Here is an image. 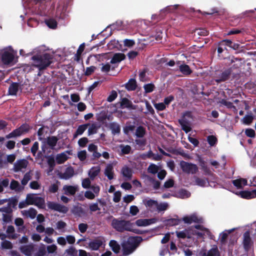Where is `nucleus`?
I'll use <instances>...</instances> for the list:
<instances>
[{
	"label": "nucleus",
	"instance_id": "nucleus-1",
	"mask_svg": "<svg viewBox=\"0 0 256 256\" xmlns=\"http://www.w3.org/2000/svg\"><path fill=\"white\" fill-rule=\"evenodd\" d=\"M41 48H36L34 53H37L36 55L32 58V65L37 68L40 70L46 69L52 62V56L48 53H44L41 54Z\"/></svg>",
	"mask_w": 256,
	"mask_h": 256
},
{
	"label": "nucleus",
	"instance_id": "nucleus-2",
	"mask_svg": "<svg viewBox=\"0 0 256 256\" xmlns=\"http://www.w3.org/2000/svg\"><path fill=\"white\" fill-rule=\"evenodd\" d=\"M196 230H185L180 232H176L177 236L180 238H190L192 235H197L202 237L205 234L209 235L210 232L208 229L204 228L201 225H197L194 227Z\"/></svg>",
	"mask_w": 256,
	"mask_h": 256
},
{
	"label": "nucleus",
	"instance_id": "nucleus-3",
	"mask_svg": "<svg viewBox=\"0 0 256 256\" xmlns=\"http://www.w3.org/2000/svg\"><path fill=\"white\" fill-rule=\"evenodd\" d=\"M112 225L114 229L118 232H122L127 230L136 234L140 232V230L135 228L134 224L130 221L114 219Z\"/></svg>",
	"mask_w": 256,
	"mask_h": 256
},
{
	"label": "nucleus",
	"instance_id": "nucleus-4",
	"mask_svg": "<svg viewBox=\"0 0 256 256\" xmlns=\"http://www.w3.org/2000/svg\"><path fill=\"white\" fill-rule=\"evenodd\" d=\"M140 236H130L128 240L123 243L122 251L124 256H128L132 254L142 241Z\"/></svg>",
	"mask_w": 256,
	"mask_h": 256
},
{
	"label": "nucleus",
	"instance_id": "nucleus-5",
	"mask_svg": "<svg viewBox=\"0 0 256 256\" xmlns=\"http://www.w3.org/2000/svg\"><path fill=\"white\" fill-rule=\"evenodd\" d=\"M15 52L10 46L4 48L0 50L2 60L4 64H8L16 62Z\"/></svg>",
	"mask_w": 256,
	"mask_h": 256
},
{
	"label": "nucleus",
	"instance_id": "nucleus-6",
	"mask_svg": "<svg viewBox=\"0 0 256 256\" xmlns=\"http://www.w3.org/2000/svg\"><path fill=\"white\" fill-rule=\"evenodd\" d=\"M192 120V114L190 112H185L182 117L179 120V122L182 126V130L186 133L192 130L191 122Z\"/></svg>",
	"mask_w": 256,
	"mask_h": 256
},
{
	"label": "nucleus",
	"instance_id": "nucleus-7",
	"mask_svg": "<svg viewBox=\"0 0 256 256\" xmlns=\"http://www.w3.org/2000/svg\"><path fill=\"white\" fill-rule=\"evenodd\" d=\"M28 204L30 205H36L39 208H42L44 205V198L38 196L36 194H29L26 197Z\"/></svg>",
	"mask_w": 256,
	"mask_h": 256
},
{
	"label": "nucleus",
	"instance_id": "nucleus-8",
	"mask_svg": "<svg viewBox=\"0 0 256 256\" xmlns=\"http://www.w3.org/2000/svg\"><path fill=\"white\" fill-rule=\"evenodd\" d=\"M250 182L252 186H256V176L250 180ZM236 194L244 198H253L256 197V189L251 191H241L236 193Z\"/></svg>",
	"mask_w": 256,
	"mask_h": 256
},
{
	"label": "nucleus",
	"instance_id": "nucleus-9",
	"mask_svg": "<svg viewBox=\"0 0 256 256\" xmlns=\"http://www.w3.org/2000/svg\"><path fill=\"white\" fill-rule=\"evenodd\" d=\"M47 206L48 208L62 214H66L68 211V208L60 204L52 202H48Z\"/></svg>",
	"mask_w": 256,
	"mask_h": 256
},
{
	"label": "nucleus",
	"instance_id": "nucleus-10",
	"mask_svg": "<svg viewBox=\"0 0 256 256\" xmlns=\"http://www.w3.org/2000/svg\"><path fill=\"white\" fill-rule=\"evenodd\" d=\"M180 166L184 172L188 174H194L198 170V167L196 164L184 161L180 162Z\"/></svg>",
	"mask_w": 256,
	"mask_h": 256
},
{
	"label": "nucleus",
	"instance_id": "nucleus-11",
	"mask_svg": "<svg viewBox=\"0 0 256 256\" xmlns=\"http://www.w3.org/2000/svg\"><path fill=\"white\" fill-rule=\"evenodd\" d=\"M58 140V138L54 136H52L48 137L46 138H45L43 140L42 143V150L45 152V147L46 145H48L51 149L54 150L55 149V147L57 144Z\"/></svg>",
	"mask_w": 256,
	"mask_h": 256
},
{
	"label": "nucleus",
	"instance_id": "nucleus-12",
	"mask_svg": "<svg viewBox=\"0 0 256 256\" xmlns=\"http://www.w3.org/2000/svg\"><path fill=\"white\" fill-rule=\"evenodd\" d=\"M182 221L187 224L192 223L202 222V218L194 213L190 215H187L182 218Z\"/></svg>",
	"mask_w": 256,
	"mask_h": 256
},
{
	"label": "nucleus",
	"instance_id": "nucleus-13",
	"mask_svg": "<svg viewBox=\"0 0 256 256\" xmlns=\"http://www.w3.org/2000/svg\"><path fill=\"white\" fill-rule=\"evenodd\" d=\"M28 164V162L24 159L18 160L14 164V170L16 172L22 171Z\"/></svg>",
	"mask_w": 256,
	"mask_h": 256
},
{
	"label": "nucleus",
	"instance_id": "nucleus-14",
	"mask_svg": "<svg viewBox=\"0 0 256 256\" xmlns=\"http://www.w3.org/2000/svg\"><path fill=\"white\" fill-rule=\"evenodd\" d=\"M64 193L68 196H74L78 190V186L76 185H64L62 188Z\"/></svg>",
	"mask_w": 256,
	"mask_h": 256
},
{
	"label": "nucleus",
	"instance_id": "nucleus-15",
	"mask_svg": "<svg viewBox=\"0 0 256 256\" xmlns=\"http://www.w3.org/2000/svg\"><path fill=\"white\" fill-rule=\"evenodd\" d=\"M143 203L146 208L151 212H154L156 210L158 202L153 200L146 198L143 200Z\"/></svg>",
	"mask_w": 256,
	"mask_h": 256
},
{
	"label": "nucleus",
	"instance_id": "nucleus-16",
	"mask_svg": "<svg viewBox=\"0 0 256 256\" xmlns=\"http://www.w3.org/2000/svg\"><path fill=\"white\" fill-rule=\"evenodd\" d=\"M157 222L155 218L150 219H138L136 221L134 225L138 226H146L151 224H154Z\"/></svg>",
	"mask_w": 256,
	"mask_h": 256
},
{
	"label": "nucleus",
	"instance_id": "nucleus-17",
	"mask_svg": "<svg viewBox=\"0 0 256 256\" xmlns=\"http://www.w3.org/2000/svg\"><path fill=\"white\" fill-rule=\"evenodd\" d=\"M26 132V129L24 128V126H20V128L14 130L12 132L10 133L6 136V138L8 139L16 138L20 136L24 132Z\"/></svg>",
	"mask_w": 256,
	"mask_h": 256
},
{
	"label": "nucleus",
	"instance_id": "nucleus-18",
	"mask_svg": "<svg viewBox=\"0 0 256 256\" xmlns=\"http://www.w3.org/2000/svg\"><path fill=\"white\" fill-rule=\"evenodd\" d=\"M21 252L26 256H32L34 250L33 244L22 246L20 248Z\"/></svg>",
	"mask_w": 256,
	"mask_h": 256
},
{
	"label": "nucleus",
	"instance_id": "nucleus-19",
	"mask_svg": "<svg viewBox=\"0 0 256 256\" xmlns=\"http://www.w3.org/2000/svg\"><path fill=\"white\" fill-rule=\"evenodd\" d=\"M74 174V168L70 166L66 168V170L64 172H60L59 174V177L62 179L68 180L71 178Z\"/></svg>",
	"mask_w": 256,
	"mask_h": 256
},
{
	"label": "nucleus",
	"instance_id": "nucleus-20",
	"mask_svg": "<svg viewBox=\"0 0 256 256\" xmlns=\"http://www.w3.org/2000/svg\"><path fill=\"white\" fill-rule=\"evenodd\" d=\"M70 152L68 151H66L60 154H58L56 156V161L58 164L64 163L68 158Z\"/></svg>",
	"mask_w": 256,
	"mask_h": 256
},
{
	"label": "nucleus",
	"instance_id": "nucleus-21",
	"mask_svg": "<svg viewBox=\"0 0 256 256\" xmlns=\"http://www.w3.org/2000/svg\"><path fill=\"white\" fill-rule=\"evenodd\" d=\"M243 244L244 248L246 250H248L252 246V242L250 237V234L248 232H246L244 234Z\"/></svg>",
	"mask_w": 256,
	"mask_h": 256
},
{
	"label": "nucleus",
	"instance_id": "nucleus-22",
	"mask_svg": "<svg viewBox=\"0 0 256 256\" xmlns=\"http://www.w3.org/2000/svg\"><path fill=\"white\" fill-rule=\"evenodd\" d=\"M201 256H220V253L216 246H214L208 251L202 252Z\"/></svg>",
	"mask_w": 256,
	"mask_h": 256
},
{
	"label": "nucleus",
	"instance_id": "nucleus-23",
	"mask_svg": "<svg viewBox=\"0 0 256 256\" xmlns=\"http://www.w3.org/2000/svg\"><path fill=\"white\" fill-rule=\"evenodd\" d=\"M100 171V167L99 166L92 167L88 172V175L90 179L94 180L98 175Z\"/></svg>",
	"mask_w": 256,
	"mask_h": 256
},
{
	"label": "nucleus",
	"instance_id": "nucleus-24",
	"mask_svg": "<svg viewBox=\"0 0 256 256\" xmlns=\"http://www.w3.org/2000/svg\"><path fill=\"white\" fill-rule=\"evenodd\" d=\"M104 174L109 180H112L114 178V166L112 164H108L104 170Z\"/></svg>",
	"mask_w": 256,
	"mask_h": 256
},
{
	"label": "nucleus",
	"instance_id": "nucleus-25",
	"mask_svg": "<svg viewBox=\"0 0 256 256\" xmlns=\"http://www.w3.org/2000/svg\"><path fill=\"white\" fill-rule=\"evenodd\" d=\"M234 185L237 188H242L247 185V180L245 178H238L232 181Z\"/></svg>",
	"mask_w": 256,
	"mask_h": 256
},
{
	"label": "nucleus",
	"instance_id": "nucleus-26",
	"mask_svg": "<svg viewBox=\"0 0 256 256\" xmlns=\"http://www.w3.org/2000/svg\"><path fill=\"white\" fill-rule=\"evenodd\" d=\"M121 172L123 176L124 177L126 180H130L132 178V171L131 168L127 166H124L122 168Z\"/></svg>",
	"mask_w": 256,
	"mask_h": 256
},
{
	"label": "nucleus",
	"instance_id": "nucleus-27",
	"mask_svg": "<svg viewBox=\"0 0 256 256\" xmlns=\"http://www.w3.org/2000/svg\"><path fill=\"white\" fill-rule=\"evenodd\" d=\"M126 58L125 55L122 53H116L115 54L113 57L112 58L110 63L112 64H114L116 63H119L122 60H124Z\"/></svg>",
	"mask_w": 256,
	"mask_h": 256
},
{
	"label": "nucleus",
	"instance_id": "nucleus-28",
	"mask_svg": "<svg viewBox=\"0 0 256 256\" xmlns=\"http://www.w3.org/2000/svg\"><path fill=\"white\" fill-rule=\"evenodd\" d=\"M23 216L29 217L31 218H34L37 214L36 210L34 208H30L28 210H23L22 211Z\"/></svg>",
	"mask_w": 256,
	"mask_h": 256
},
{
	"label": "nucleus",
	"instance_id": "nucleus-29",
	"mask_svg": "<svg viewBox=\"0 0 256 256\" xmlns=\"http://www.w3.org/2000/svg\"><path fill=\"white\" fill-rule=\"evenodd\" d=\"M102 241L100 239H96L90 241L88 246L92 250H97L102 245Z\"/></svg>",
	"mask_w": 256,
	"mask_h": 256
},
{
	"label": "nucleus",
	"instance_id": "nucleus-30",
	"mask_svg": "<svg viewBox=\"0 0 256 256\" xmlns=\"http://www.w3.org/2000/svg\"><path fill=\"white\" fill-rule=\"evenodd\" d=\"M121 106L124 108H128L131 110H135L136 106L132 104V102L126 98H123L121 102Z\"/></svg>",
	"mask_w": 256,
	"mask_h": 256
},
{
	"label": "nucleus",
	"instance_id": "nucleus-31",
	"mask_svg": "<svg viewBox=\"0 0 256 256\" xmlns=\"http://www.w3.org/2000/svg\"><path fill=\"white\" fill-rule=\"evenodd\" d=\"M20 88V84L18 83L13 82L9 87L8 93L10 95H16Z\"/></svg>",
	"mask_w": 256,
	"mask_h": 256
},
{
	"label": "nucleus",
	"instance_id": "nucleus-32",
	"mask_svg": "<svg viewBox=\"0 0 256 256\" xmlns=\"http://www.w3.org/2000/svg\"><path fill=\"white\" fill-rule=\"evenodd\" d=\"M89 124L80 125L77 128L76 131L74 133V138L77 137L78 136L82 135L84 132L86 130Z\"/></svg>",
	"mask_w": 256,
	"mask_h": 256
},
{
	"label": "nucleus",
	"instance_id": "nucleus-33",
	"mask_svg": "<svg viewBox=\"0 0 256 256\" xmlns=\"http://www.w3.org/2000/svg\"><path fill=\"white\" fill-rule=\"evenodd\" d=\"M10 188L12 190H14L16 192H20L24 188L22 187L19 182L15 180H12L10 184Z\"/></svg>",
	"mask_w": 256,
	"mask_h": 256
},
{
	"label": "nucleus",
	"instance_id": "nucleus-34",
	"mask_svg": "<svg viewBox=\"0 0 256 256\" xmlns=\"http://www.w3.org/2000/svg\"><path fill=\"white\" fill-rule=\"evenodd\" d=\"M126 88L128 90H134L136 88V82L135 80L130 79L129 81L126 84Z\"/></svg>",
	"mask_w": 256,
	"mask_h": 256
},
{
	"label": "nucleus",
	"instance_id": "nucleus-35",
	"mask_svg": "<svg viewBox=\"0 0 256 256\" xmlns=\"http://www.w3.org/2000/svg\"><path fill=\"white\" fill-rule=\"evenodd\" d=\"M109 245L110 246L112 250L116 254H118L120 250V246L116 241L114 240H110Z\"/></svg>",
	"mask_w": 256,
	"mask_h": 256
},
{
	"label": "nucleus",
	"instance_id": "nucleus-36",
	"mask_svg": "<svg viewBox=\"0 0 256 256\" xmlns=\"http://www.w3.org/2000/svg\"><path fill=\"white\" fill-rule=\"evenodd\" d=\"M179 68L180 72L184 75H188L192 72V70L188 66L185 64L180 65Z\"/></svg>",
	"mask_w": 256,
	"mask_h": 256
},
{
	"label": "nucleus",
	"instance_id": "nucleus-37",
	"mask_svg": "<svg viewBox=\"0 0 256 256\" xmlns=\"http://www.w3.org/2000/svg\"><path fill=\"white\" fill-rule=\"evenodd\" d=\"M14 228L13 226H8L6 230V233L8 234V238L12 239H16L17 238L16 234H14Z\"/></svg>",
	"mask_w": 256,
	"mask_h": 256
},
{
	"label": "nucleus",
	"instance_id": "nucleus-38",
	"mask_svg": "<svg viewBox=\"0 0 256 256\" xmlns=\"http://www.w3.org/2000/svg\"><path fill=\"white\" fill-rule=\"evenodd\" d=\"M195 182L196 184L202 187L206 186L208 184L207 179L200 178H196Z\"/></svg>",
	"mask_w": 256,
	"mask_h": 256
},
{
	"label": "nucleus",
	"instance_id": "nucleus-39",
	"mask_svg": "<svg viewBox=\"0 0 256 256\" xmlns=\"http://www.w3.org/2000/svg\"><path fill=\"white\" fill-rule=\"evenodd\" d=\"M235 228H232L230 230H226L222 232L220 235V239L222 242H224L226 241L228 235L232 231H234Z\"/></svg>",
	"mask_w": 256,
	"mask_h": 256
},
{
	"label": "nucleus",
	"instance_id": "nucleus-40",
	"mask_svg": "<svg viewBox=\"0 0 256 256\" xmlns=\"http://www.w3.org/2000/svg\"><path fill=\"white\" fill-rule=\"evenodd\" d=\"M14 224L16 226H20L18 229L19 232H24V227L23 226L24 220L21 218H16L14 220Z\"/></svg>",
	"mask_w": 256,
	"mask_h": 256
},
{
	"label": "nucleus",
	"instance_id": "nucleus-41",
	"mask_svg": "<svg viewBox=\"0 0 256 256\" xmlns=\"http://www.w3.org/2000/svg\"><path fill=\"white\" fill-rule=\"evenodd\" d=\"M110 128L112 130V133L114 134H118L120 132V128L118 124L116 122L111 123Z\"/></svg>",
	"mask_w": 256,
	"mask_h": 256
},
{
	"label": "nucleus",
	"instance_id": "nucleus-42",
	"mask_svg": "<svg viewBox=\"0 0 256 256\" xmlns=\"http://www.w3.org/2000/svg\"><path fill=\"white\" fill-rule=\"evenodd\" d=\"M88 126H90L88 132V136L96 134L97 132V130L98 128L97 124L94 123L92 124H89Z\"/></svg>",
	"mask_w": 256,
	"mask_h": 256
},
{
	"label": "nucleus",
	"instance_id": "nucleus-43",
	"mask_svg": "<svg viewBox=\"0 0 256 256\" xmlns=\"http://www.w3.org/2000/svg\"><path fill=\"white\" fill-rule=\"evenodd\" d=\"M225 44L226 46H228L234 49H236L238 48V44H233L231 40H224L220 42V45L222 46Z\"/></svg>",
	"mask_w": 256,
	"mask_h": 256
},
{
	"label": "nucleus",
	"instance_id": "nucleus-44",
	"mask_svg": "<svg viewBox=\"0 0 256 256\" xmlns=\"http://www.w3.org/2000/svg\"><path fill=\"white\" fill-rule=\"evenodd\" d=\"M160 170L159 167L155 164H151L148 168V172L152 174H156Z\"/></svg>",
	"mask_w": 256,
	"mask_h": 256
},
{
	"label": "nucleus",
	"instance_id": "nucleus-45",
	"mask_svg": "<svg viewBox=\"0 0 256 256\" xmlns=\"http://www.w3.org/2000/svg\"><path fill=\"white\" fill-rule=\"evenodd\" d=\"M108 48L109 50H113L114 48L118 49L119 42L116 40H112L107 44Z\"/></svg>",
	"mask_w": 256,
	"mask_h": 256
},
{
	"label": "nucleus",
	"instance_id": "nucleus-46",
	"mask_svg": "<svg viewBox=\"0 0 256 256\" xmlns=\"http://www.w3.org/2000/svg\"><path fill=\"white\" fill-rule=\"evenodd\" d=\"M168 208V204L167 202H162L157 204L156 210L158 212H164Z\"/></svg>",
	"mask_w": 256,
	"mask_h": 256
},
{
	"label": "nucleus",
	"instance_id": "nucleus-47",
	"mask_svg": "<svg viewBox=\"0 0 256 256\" xmlns=\"http://www.w3.org/2000/svg\"><path fill=\"white\" fill-rule=\"evenodd\" d=\"M146 134L145 130L142 126L138 127L136 131L135 135L136 137L142 138Z\"/></svg>",
	"mask_w": 256,
	"mask_h": 256
},
{
	"label": "nucleus",
	"instance_id": "nucleus-48",
	"mask_svg": "<svg viewBox=\"0 0 256 256\" xmlns=\"http://www.w3.org/2000/svg\"><path fill=\"white\" fill-rule=\"evenodd\" d=\"M1 246L3 249L10 250L12 248V244L10 241L4 240L1 242Z\"/></svg>",
	"mask_w": 256,
	"mask_h": 256
},
{
	"label": "nucleus",
	"instance_id": "nucleus-49",
	"mask_svg": "<svg viewBox=\"0 0 256 256\" xmlns=\"http://www.w3.org/2000/svg\"><path fill=\"white\" fill-rule=\"evenodd\" d=\"M66 224L63 221L60 220L56 222V228L57 230H60L61 232H65L64 228H66Z\"/></svg>",
	"mask_w": 256,
	"mask_h": 256
},
{
	"label": "nucleus",
	"instance_id": "nucleus-50",
	"mask_svg": "<svg viewBox=\"0 0 256 256\" xmlns=\"http://www.w3.org/2000/svg\"><path fill=\"white\" fill-rule=\"evenodd\" d=\"M32 176L30 172H26L24 175L22 179L21 182L22 184L24 186H26L28 181L31 179Z\"/></svg>",
	"mask_w": 256,
	"mask_h": 256
},
{
	"label": "nucleus",
	"instance_id": "nucleus-51",
	"mask_svg": "<svg viewBox=\"0 0 256 256\" xmlns=\"http://www.w3.org/2000/svg\"><path fill=\"white\" fill-rule=\"evenodd\" d=\"M218 104L221 106H224L228 108H234L232 103L224 99H222L218 102Z\"/></svg>",
	"mask_w": 256,
	"mask_h": 256
},
{
	"label": "nucleus",
	"instance_id": "nucleus-52",
	"mask_svg": "<svg viewBox=\"0 0 256 256\" xmlns=\"http://www.w3.org/2000/svg\"><path fill=\"white\" fill-rule=\"evenodd\" d=\"M120 148L123 154H128L131 150V147L128 145L120 144Z\"/></svg>",
	"mask_w": 256,
	"mask_h": 256
},
{
	"label": "nucleus",
	"instance_id": "nucleus-53",
	"mask_svg": "<svg viewBox=\"0 0 256 256\" xmlns=\"http://www.w3.org/2000/svg\"><path fill=\"white\" fill-rule=\"evenodd\" d=\"M253 119L254 117L252 116L246 115L242 118V120L244 124L248 125L252 123Z\"/></svg>",
	"mask_w": 256,
	"mask_h": 256
},
{
	"label": "nucleus",
	"instance_id": "nucleus-54",
	"mask_svg": "<svg viewBox=\"0 0 256 256\" xmlns=\"http://www.w3.org/2000/svg\"><path fill=\"white\" fill-rule=\"evenodd\" d=\"M207 141L210 146H213L216 144L217 139L214 136H209L207 137Z\"/></svg>",
	"mask_w": 256,
	"mask_h": 256
},
{
	"label": "nucleus",
	"instance_id": "nucleus-55",
	"mask_svg": "<svg viewBox=\"0 0 256 256\" xmlns=\"http://www.w3.org/2000/svg\"><path fill=\"white\" fill-rule=\"evenodd\" d=\"M100 70L102 72L104 73H107L108 72L110 69V65L108 63L106 64H100Z\"/></svg>",
	"mask_w": 256,
	"mask_h": 256
},
{
	"label": "nucleus",
	"instance_id": "nucleus-56",
	"mask_svg": "<svg viewBox=\"0 0 256 256\" xmlns=\"http://www.w3.org/2000/svg\"><path fill=\"white\" fill-rule=\"evenodd\" d=\"M46 25L51 28H54L57 26L56 22L53 19H49L46 21Z\"/></svg>",
	"mask_w": 256,
	"mask_h": 256
},
{
	"label": "nucleus",
	"instance_id": "nucleus-57",
	"mask_svg": "<svg viewBox=\"0 0 256 256\" xmlns=\"http://www.w3.org/2000/svg\"><path fill=\"white\" fill-rule=\"evenodd\" d=\"M91 182L90 178H86L82 180V186L84 188H90Z\"/></svg>",
	"mask_w": 256,
	"mask_h": 256
},
{
	"label": "nucleus",
	"instance_id": "nucleus-58",
	"mask_svg": "<svg viewBox=\"0 0 256 256\" xmlns=\"http://www.w3.org/2000/svg\"><path fill=\"white\" fill-rule=\"evenodd\" d=\"M30 187L33 190H38L40 188V184L38 181H32L30 184Z\"/></svg>",
	"mask_w": 256,
	"mask_h": 256
},
{
	"label": "nucleus",
	"instance_id": "nucleus-59",
	"mask_svg": "<svg viewBox=\"0 0 256 256\" xmlns=\"http://www.w3.org/2000/svg\"><path fill=\"white\" fill-rule=\"evenodd\" d=\"M9 184V180L6 178L2 180H0V192L4 190V188H6Z\"/></svg>",
	"mask_w": 256,
	"mask_h": 256
},
{
	"label": "nucleus",
	"instance_id": "nucleus-60",
	"mask_svg": "<svg viewBox=\"0 0 256 256\" xmlns=\"http://www.w3.org/2000/svg\"><path fill=\"white\" fill-rule=\"evenodd\" d=\"M90 189L92 190V192L96 196H98L100 192V188L96 184H94L90 186Z\"/></svg>",
	"mask_w": 256,
	"mask_h": 256
},
{
	"label": "nucleus",
	"instance_id": "nucleus-61",
	"mask_svg": "<svg viewBox=\"0 0 256 256\" xmlns=\"http://www.w3.org/2000/svg\"><path fill=\"white\" fill-rule=\"evenodd\" d=\"M90 210L92 212L100 210V208L98 206V202L92 203L89 206Z\"/></svg>",
	"mask_w": 256,
	"mask_h": 256
},
{
	"label": "nucleus",
	"instance_id": "nucleus-62",
	"mask_svg": "<svg viewBox=\"0 0 256 256\" xmlns=\"http://www.w3.org/2000/svg\"><path fill=\"white\" fill-rule=\"evenodd\" d=\"M118 94L116 91L112 90L110 96L108 97L107 100L109 102L114 101L117 97Z\"/></svg>",
	"mask_w": 256,
	"mask_h": 256
},
{
	"label": "nucleus",
	"instance_id": "nucleus-63",
	"mask_svg": "<svg viewBox=\"0 0 256 256\" xmlns=\"http://www.w3.org/2000/svg\"><path fill=\"white\" fill-rule=\"evenodd\" d=\"M121 198V192L120 191H116L114 194L113 200L115 202H118Z\"/></svg>",
	"mask_w": 256,
	"mask_h": 256
},
{
	"label": "nucleus",
	"instance_id": "nucleus-64",
	"mask_svg": "<svg viewBox=\"0 0 256 256\" xmlns=\"http://www.w3.org/2000/svg\"><path fill=\"white\" fill-rule=\"evenodd\" d=\"M46 254V248L43 245L42 247H40L38 252L35 254L34 256H44Z\"/></svg>",
	"mask_w": 256,
	"mask_h": 256
}]
</instances>
